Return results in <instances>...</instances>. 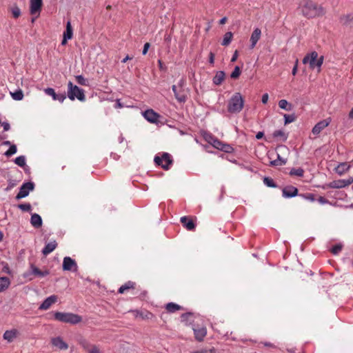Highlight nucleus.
Segmentation results:
<instances>
[{
  "instance_id": "obj_59",
  "label": "nucleus",
  "mask_w": 353,
  "mask_h": 353,
  "mask_svg": "<svg viewBox=\"0 0 353 353\" xmlns=\"http://www.w3.org/2000/svg\"><path fill=\"white\" fill-rule=\"evenodd\" d=\"M268 99H269L268 94V93L264 94L262 96V99H261L262 103H266L268 102Z\"/></svg>"
},
{
  "instance_id": "obj_39",
  "label": "nucleus",
  "mask_w": 353,
  "mask_h": 353,
  "mask_svg": "<svg viewBox=\"0 0 353 353\" xmlns=\"http://www.w3.org/2000/svg\"><path fill=\"white\" fill-rule=\"evenodd\" d=\"M14 163L20 167H24L26 165V157L19 156L14 159Z\"/></svg>"
},
{
  "instance_id": "obj_60",
  "label": "nucleus",
  "mask_w": 353,
  "mask_h": 353,
  "mask_svg": "<svg viewBox=\"0 0 353 353\" xmlns=\"http://www.w3.org/2000/svg\"><path fill=\"white\" fill-rule=\"evenodd\" d=\"M1 125L3 127L4 131H8L10 128V124L7 122H3L1 123Z\"/></svg>"
},
{
  "instance_id": "obj_30",
  "label": "nucleus",
  "mask_w": 353,
  "mask_h": 353,
  "mask_svg": "<svg viewBox=\"0 0 353 353\" xmlns=\"http://www.w3.org/2000/svg\"><path fill=\"white\" fill-rule=\"evenodd\" d=\"M78 266L74 260L68 256V271L77 272Z\"/></svg>"
},
{
  "instance_id": "obj_41",
  "label": "nucleus",
  "mask_w": 353,
  "mask_h": 353,
  "mask_svg": "<svg viewBox=\"0 0 353 353\" xmlns=\"http://www.w3.org/2000/svg\"><path fill=\"white\" fill-rule=\"evenodd\" d=\"M342 248H343L342 244L338 243V244H336L335 245H334L330 251L333 254L336 255V254H338L342 250Z\"/></svg>"
},
{
  "instance_id": "obj_7",
  "label": "nucleus",
  "mask_w": 353,
  "mask_h": 353,
  "mask_svg": "<svg viewBox=\"0 0 353 353\" xmlns=\"http://www.w3.org/2000/svg\"><path fill=\"white\" fill-rule=\"evenodd\" d=\"M331 122V118L328 117L325 119L318 122L312 128V133L317 137Z\"/></svg>"
},
{
  "instance_id": "obj_5",
  "label": "nucleus",
  "mask_w": 353,
  "mask_h": 353,
  "mask_svg": "<svg viewBox=\"0 0 353 353\" xmlns=\"http://www.w3.org/2000/svg\"><path fill=\"white\" fill-rule=\"evenodd\" d=\"M68 85L70 87V92L68 94V97L74 100L75 98L80 101H83L85 95L82 89H80L77 85L73 86L72 83H69Z\"/></svg>"
},
{
  "instance_id": "obj_64",
  "label": "nucleus",
  "mask_w": 353,
  "mask_h": 353,
  "mask_svg": "<svg viewBox=\"0 0 353 353\" xmlns=\"http://www.w3.org/2000/svg\"><path fill=\"white\" fill-rule=\"evenodd\" d=\"M61 43L62 45L66 44V30L63 31V39Z\"/></svg>"
},
{
  "instance_id": "obj_45",
  "label": "nucleus",
  "mask_w": 353,
  "mask_h": 353,
  "mask_svg": "<svg viewBox=\"0 0 353 353\" xmlns=\"http://www.w3.org/2000/svg\"><path fill=\"white\" fill-rule=\"evenodd\" d=\"M285 124H288L293 122L295 120V116L294 114H284Z\"/></svg>"
},
{
  "instance_id": "obj_47",
  "label": "nucleus",
  "mask_w": 353,
  "mask_h": 353,
  "mask_svg": "<svg viewBox=\"0 0 353 353\" xmlns=\"http://www.w3.org/2000/svg\"><path fill=\"white\" fill-rule=\"evenodd\" d=\"M216 137H213L212 134H208V133H205L204 134V139L205 141H207L209 143L212 144V142L214 141V140L215 139Z\"/></svg>"
},
{
  "instance_id": "obj_31",
  "label": "nucleus",
  "mask_w": 353,
  "mask_h": 353,
  "mask_svg": "<svg viewBox=\"0 0 353 353\" xmlns=\"http://www.w3.org/2000/svg\"><path fill=\"white\" fill-rule=\"evenodd\" d=\"M233 34L231 32H228L224 34L223 41L221 43L222 46H228L232 39Z\"/></svg>"
},
{
  "instance_id": "obj_37",
  "label": "nucleus",
  "mask_w": 353,
  "mask_h": 353,
  "mask_svg": "<svg viewBox=\"0 0 353 353\" xmlns=\"http://www.w3.org/2000/svg\"><path fill=\"white\" fill-rule=\"evenodd\" d=\"M54 319L61 321V322H66V314L62 313V312H55L54 314Z\"/></svg>"
},
{
  "instance_id": "obj_19",
  "label": "nucleus",
  "mask_w": 353,
  "mask_h": 353,
  "mask_svg": "<svg viewBox=\"0 0 353 353\" xmlns=\"http://www.w3.org/2000/svg\"><path fill=\"white\" fill-rule=\"evenodd\" d=\"M211 145L215 148L226 152H229L231 149L230 145L223 143L216 138H215V139L214 140Z\"/></svg>"
},
{
  "instance_id": "obj_14",
  "label": "nucleus",
  "mask_w": 353,
  "mask_h": 353,
  "mask_svg": "<svg viewBox=\"0 0 353 353\" xmlns=\"http://www.w3.org/2000/svg\"><path fill=\"white\" fill-rule=\"evenodd\" d=\"M261 30L259 28H256L252 34H251V37H250V48L251 49H253L257 42L259 41V40L261 38Z\"/></svg>"
},
{
  "instance_id": "obj_29",
  "label": "nucleus",
  "mask_w": 353,
  "mask_h": 353,
  "mask_svg": "<svg viewBox=\"0 0 353 353\" xmlns=\"http://www.w3.org/2000/svg\"><path fill=\"white\" fill-rule=\"evenodd\" d=\"M182 307L179 305L174 303H168L165 305V309L168 312L174 313L177 310H181Z\"/></svg>"
},
{
  "instance_id": "obj_22",
  "label": "nucleus",
  "mask_w": 353,
  "mask_h": 353,
  "mask_svg": "<svg viewBox=\"0 0 353 353\" xmlns=\"http://www.w3.org/2000/svg\"><path fill=\"white\" fill-rule=\"evenodd\" d=\"M18 332L17 330H7L3 334V339L8 342H12L14 339L17 338Z\"/></svg>"
},
{
  "instance_id": "obj_48",
  "label": "nucleus",
  "mask_w": 353,
  "mask_h": 353,
  "mask_svg": "<svg viewBox=\"0 0 353 353\" xmlns=\"http://www.w3.org/2000/svg\"><path fill=\"white\" fill-rule=\"evenodd\" d=\"M192 314L190 313V312L183 314L181 316V321L183 322L188 323V321H189V319L190 317H192Z\"/></svg>"
},
{
  "instance_id": "obj_57",
  "label": "nucleus",
  "mask_w": 353,
  "mask_h": 353,
  "mask_svg": "<svg viewBox=\"0 0 353 353\" xmlns=\"http://www.w3.org/2000/svg\"><path fill=\"white\" fill-rule=\"evenodd\" d=\"M209 62L212 65H213L214 63V54L212 52H210L209 54Z\"/></svg>"
},
{
  "instance_id": "obj_11",
  "label": "nucleus",
  "mask_w": 353,
  "mask_h": 353,
  "mask_svg": "<svg viewBox=\"0 0 353 353\" xmlns=\"http://www.w3.org/2000/svg\"><path fill=\"white\" fill-rule=\"evenodd\" d=\"M143 117L152 123H161V116L157 112H141Z\"/></svg>"
},
{
  "instance_id": "obj_36",
  "label": "nucleus",
  "mask_w": 353,
  "mask_h": 353,
  "mask_svg": "<svg viewBox=\"0 0 353 353\" xmlns=\"http://www.w3.org/2000/svg\"><path fill=\"white\" fill-rule=\"evenodd\" d=\"M263 183L265 185L270 188H276V184L274 182L273 179L270 177L265 176L263 178Z\"/></svg>"
},
{
  "instance_id": "obj_27",
  "label": "nucleus",
  "mask_w": 353,
  "mask_h": 353,
  "mask_svg": "<svg viewBox=\"0 0 353 353\" xmlns=\"http://www.w3.org/2000/svg\"><path fill=\"white\" fill-rule=\"evenodd\" d=\"M81 316L77 314L68 313V323L77 324L81 321Z\"/></svg>"
},
{
  "instance_id": "obj_46",
  "label": "nucleus",
  "mask_w": 353,
  "mask_h": 353,
  "mask_svg": "<svg viewBox=\"0 0 353 353\" xmlns=\"http://www.w3.org/2000/svg\"><path fill=\"white\" fill-rule=\"evenodd\" d=\"M299 196H301L303 198H304V199H305L307 200H309L310 201H315L314 195L313 194H311V193H307V194H300Z\"/></svg>"
},
{
  "instance_id": "obj_32",
  "label": "nucleus",
  "mask_w": 353,
  "mask_h": 353,
  "mask_svg": "<svg viewBox=\"0 0 353 353\" xmlns=\"http://www.w3.org/2000/svg\"><path fill=\"white\" fill-rule=\"evenodd\" d=\"M273 137L275 138H281V139L283 141H285L288 139V135L281 130H275L273 132Z\"/></svg>"
},
{
  "instance_id": "obj_49",
  "label": "nucleus",
  "mask_w": 353,
  "mask_h": 353,
  "mask_svg": "<svg viewBox=\"0 0 353 353\" xmlns=\"http://www.w3.org/2000/svg\"><path fill=\"white\" fill-rule=\"evenodd\" d=\"M33 276V274H32V272L30 269L29 271L24 272L23 274V276L25 279H28V281H31V280L33 279V276Z\"/></svg>"
},
{
  "instance_id": "obj_4",
  "label": "nucleus",
  "mask_w": 353,
  "mask_h": 353,
  "mask_svg": "<svg viewBox=\"0 0 353 353\" xmlns=\"http://www.w3.org/2000/svg\"><path fill=\"white\" fill-rule=\"evenodd\" d=\"M243 107V99L240 93H235L229 103V110H241Z\"/></svg>"
},
{
  "instance_id": "obj_8",
  "label": "nucleus",
  "mask_w": 353,
  "mask_h": 353,
  "mask_svg": "<svg viewBox=\"0 0 353 353\" xmlns=\"http://www.w3.org/2000/svg\"><path fill=\"white\" fill-rule=\"evenodd\" d=\"M42 6V0H30V12L32 15L37 18L39 15Z\"/></svg>"
},
{
  "instance_id": "obj_23",
  "label": "nucleus",
  "mask_w": 353,
  "mask_h": 353,
  "mask_svg": "<svg viewBox=\"0 0 353 353\" xmlns=\"http://www.w3.org/2000/svg\"><path fill=\"white\" fill-rule=\"evenodd\" d=\"M57 247V243L54 241H50L46 245L42 250V253L43 255L46 256L51 253Z\"/></svg>"
},
{
  "instance_id": "obj_17",
  "label": "nucleus",
  "mask_w": 353,
  "mask_h": 353,
  "mask_svg": "<svg viewBox=\"0 0 353 353\" xmlns=\"http://www.w3.org/2000/svg\"><path fill=\"white\" fill-rule=\"evenodd\" d=\"M172 90L174 92L176 99L179 102H184L185 101L187 96H186V94L185 93L184 90H182L181 88H180L178 90L176 85H172Z\"/></svg>"
},
{
  "instance_id": "obj_52",
  "label": "nucleus",
  "mask_w": 353,
  "mask_h": 353,
  "mask_svg": "<svg viewBox=\"0 0 353 353\" xmlns=\"http://www.w3.org/2000/svg\"><path fill=\"white\" fill-rule=\"evenodd\" d=\"M137 314H136V316H141L142 319H145V318H147L148 319L149 318V316H151V313H149L148 312L145 316L144 314H142V312H140L139 311H137Z\"/></svg>"
},
{
  "instance_id": "obj_53",
  "label": "nucleus",
  "mask_w": 353,
  "mask_h": 353,
  "mask_svg": "<svg viewBox=\"0 0 353 353\" xmlns=\"http://www.w3.org/2000/svg\"><path fill=\"white\" fill-rule=\"evenodd\" d=\"M298 63H299V60L296 59V61H295V64H294V68H292V75H296V73H297V70H298Z\"/></svg>"
},
{
  "instance_id": "obj_20",
  "label": "nucleus",
  "mask_w": 353,
  "mask_h": 353,
  "mask_svg": "<svg viewBox=\"0 0 353 353\" xmlns=\"http://www.w3.org/2000/svg\"><path fill=\"white\" fill-rule=\"evenodd\" d=\"M225 79V73L223 71H217L212 79L213 84L220 85Z\"/></svg>"
},
{
  "instance_id": "obj_13",
  "label": "nucleus",
  "mask_w": 353,
  "mask_h": 353,
  "mask_svg": "<svg viewBox=\"0 0 353 353\" xmlns=\"http://www.w3.org/2000/svg\"><path fill=\"white\" fill-rule=\"evenodd\" d=\"M45 93L50 97L54 101H58L59 103H63L65 99L63 94H57L54 89L48 88L45 90Z\"/></svg>"
},
{
  "instance_id": "obj_9",
  "label": "nucleus",
  "mask_w": 353,
  "mask_h": 353,
  "mask_svg": "<svg viewBox=\"0 0 353 353\" xmlns=\"http://www.w3.org/2000/svg\"><path fill=\"white\" fill-rule=\"evenodd\" d=\"M299 190L298 189L292 185H287L282 190V196L285 198H292L297 195Z\"/></svg>"
},
{
  "instance_id": "obj_51",
  "label": "nucleus",
  "mask_w": 353,
  "mask_h": 353,
  "mask_svg": "<svg viewBox=\"0 0 353 353\" xmlns=\"http://www.w3.org/2000/svg\"><path fill=\"white\" fill-rule=\"evenodd\" d=\"M72 29L70 25V23L68 21V40L70 39L72 37Z\"/></svg>"
},
{
  "instance_id": "obj_18",
  "label": "nucleus",
  "mask_w": 353,
  "mask_h": 353,
  "mask_svg": "<svg viewBox=\"0 0 353 353\" xmlns=\"http://www.w3.org/2000/svg\"><path fill=\"white\" fill-rule=\"evenodd\" d=\"M180 221L183 226L185 227L188 230H194L196 228L193 221L190 219L189 217L186 216H182Z\"/></svg>"
},
{
  "instance_id": "obj_24",
  "label": "nucleus",
  "mask_w": 353,
  "mask_h": 353,
  "mask_svg": "<svg viewBox=\"0 0 353 353\" xmlns=\"http://www.w3.org/2000/svg\"><path fill=\"white\" fill-rule=\"evenodd\" d=\"M135 283L131 281H129L126 282L125 284L122 285L118 290V292L119 294H123L126 290H130V289H134L135 288Z\"/></svg>"
},
{
  "instance_id": "obj_10",
  "label": "nucleus",
  "mask_w": 353,
  "mask_h": 353,
  "mask_svg": "<svg viewBox=\"0 0 353 353\" xmlns=\"http://www.w3.org/2000/svg\"><path fill=\"white\" fill-rule=\"evenodd\" d=\"M353 182V179H340L335 180L329 183L328 187L330 188H343L349 185H350Z\"/></svg>"
},
{
  "instance_id": "obj_33",
  "label": "nucleus",
  "mask_w": 353,
  "mask_h": 353,
  "mask_svg": "<svg viewBox=\"0 0 353 353\" xmlns=\"http://www.w3.org/2000/svg\"><path fill=\"white\" fill-rule=\"evenodd\" d=\"M10 94L13 99L20 101L23 97V93L21 90H17L14 92H10Z\"/></svg>"
},
{
  "instance_id": "obj_1",
  "label": "nucleus",
  "mask_w": 353,
  "mask_h": 353,
  "mask_svg": "<svg viewBox=\"0 0 353 353\" xmlns=\"http://www.w3.org/2000/svg\"><path fill=\"white\" fill-rule=\"evenodd\" d=\"M302 14L307 19L320 17L325 14V8L312 0H303L300 4Z\"/></svg>"
},
{
  "instance_id": "obj_38",
  "label": "nucleus",
  "mask_w": 353,
  "mask_h": 353,
  "mask_svg": "<svg viewBox=\"0 0 353 353\" xmlns=\"http://www.w3.org/2000/svg\"><path fill=\"white\" fill-rule=\"evenodd\" d=\"M10 10L12 14V16L14 18H18L21 15V10L16 5L12 6V8H10Z\"/></svg>"
},
{
  "instance_id": "obj_12",
  "label": "nucleus",
  "mask_w": 353,
  "mask_h": 353,
  "mask_svg": "<svg viewBox=\"0 0 353 353\" xmlns=\"http://www.w3.org/2000/svg\"><path fill=\"white\" fill-rule=\"evenodd\" d=\"M57 301V296L52 295L44 300V301L40 305L39 309L41 310H48L54 303Z\"/></svg>"
},
{
  "instance_id": "obj_35",
  "label": "nucleus",
  "mask_w": 353,
  "mask_h": 353,
  "mask_svg": "<svg viewBox=\"0 0 353 353\" xmlns=\"http://www.w3.org/2000/svg\"><path fill=\"white\" fill-rule=\"evenodd\" d=\"M303 174H304V170H303V169H302L301 168H292L290 172V174L291 176H297L299 177H302L303 176Z\"/></svg>"
},
{
  "instance_id": "obj_54",
  "label": "nucleus",
  "mask_w": 353,
  "mask_h": 353,
  "mask_svg": "<svg viewBox=\"0 0 353 353\" xmlns=\"http://www.w3.org/2000/svg\"><path fill=\"white\" fill-rule=\"evenodd\" d=\"M150 44L149 43H145L144 44V46H143V52H142V54L143 55L146 54L148 51V49L150 48Z\"/></svg>"
},
{
  "instance_id": "obj_58",
  "label": "nucleus",
  "mask_w": 353,
  "mask_h": 353,
  "mask_svg": "<svg viewBox=\"0 0 353 353\" xmlns=\"http://www.w3.org/2000/svg\"><path fill=\"white\" fill-rule=\"evenodd\" d=\"M88 353H99V350L96 346H92L90 350H88Z\"/></svg>"
},
{
  "instance_id": "obj_15",
  "label": "nucleus",
  "mask_w": 353,
  "mask_h": 353,
  "mask_svg": "<svg viewBox=\"0 0 353 353\" xmlns=\"http://www.w3.org/2000/svg\"><path fill=\"white\" fill-rule=\"evenodd\" d=\"M51 343L54 347L59 350H63L66 348V343L63 339L60 336H56L51 339Z\"/></svg>"
},
{
  "instance_id": "obj_56",
  "label": "nucleus",
  "mask_w": 353,
  "mask_h": 353,
  "mask_svg": "<svg viewBox=\"0 0 353 353\" xmlns=\"http://www.w3.org/2000/svg\"><path fill=\"white\" fill-rule=\"evenodd\" d=\"M317 200L321 204H326L329 202L328 200L323 196H319Z\"/></svg>"
},
{
  "instance_id": "obj_28",
  "label": "nucleus",
  "mask_w": 353,
  "mask_h": 353,
  "mask_svg": "<svg viewBox=\"0 0 353 353\" xmlns=\"http://www.w3.org/2000/svg\"><path fill=\"white\" fill-rule=\"evenodd\" d=\"M350 168V166L347 163H341L336 167V172L341 175L348 171Z\"/></svg>"
},
{
  "instance_id": "obj_21",
  "label": "nucleus",
  "mask_w": 353,
  "mask_h": 353,
  "mask_svg": "<svg viewBox=\"0 0 353 353\" xmlns=\"http://www.w3.org/2000/svg\"><path fill=\"white\" fill-rule=\"evenodd\" d=\"M30 223L35 228H39L42 225V219L38 214H33L31 216Z\"/></svg>"
},
{
  "instance_id": "obj_26",
  "label": "nucleus",
  "mask_w": 353,
  "mask_h": 353,
  "mask_svg": "<svg viewBox=\"0 0 353 353\" xmlns=\"http://www.w3.org/2000/svg\"><path fill=\"white\" fill-rule=\"evenodd\" d=\"M10 285V281L8 277H0V292L6 290Z\"/></svg>"
},
{
  "instance_id": "obj_2",
  "label": "nucleus",
  "mask_w": 353,
  "mask_h": 353,
  "mask_svg": "<svg viewBox=\"0 0 353 353\" xmlns=\"http://www.w3.org/2000/svg\"><path fill=\"white\" fill-rule=\"evenodd\" d=\"M323 60V56L319 57L318 53L316 51H312L304 57L303 63L304 64L309 63L310 69L314 70L316 68L317 72H320Z\"/></svg>"
},
{
  "instance_id": "obj_6",
  "label": "nucleus",
  "mask_w": 353,
  "mask_h": 353,
  "mask_svg": "<svg viewBox=\"0 0 353 353\" xmlns=\"http://www.w3.org/2000/svg\"><path fill=\"white\" fill-rule=\"evenodd\" d=\"M34 185L32 182H27L23 183L16 196L17 200L26 197L29 192L34 190Z\"/></svg>"
},
{
  "instance_id": "obj_55",
  "label": "nucleus",
  "mask_w": 353,
  "mask_h": 353,
  "mask_svg": "<svg viewBox=\"0 0 353 353\" xmlns=\"http://www.w3.org/2000/svg\"><path fill=\"white\" fill-rule=\"evenodd\" d=\"M125 106L121 104V103L120 102V101H119V100H118V101L114 103V108H125ZM126 107H127V108H129V107H130V105H128V106H126Z\"/></svg>"
},
{
  "instance_id": "obj_61",
  "label": "nucleus",
  "mask_w": 353,
  "mask_h": 353,
  "mask_svg": "<svg viewBox=\"0 0 353 353\" xmlns=\"http://www.w3.org/2000/svg\"><path fill=\"white\" fill-rule=\"evenodd\" d=\"M77 79L79 83L82 84V85L85 84V80L82 76H78V77H77Z\"/></svg>"
},
{
  "instance_id": "obj_62",
  "label": "nucleus",
  "mask_w": 353,
  "mask_h": 353,
  "mask_svg": "<svg viewBox=\"0 0 353 353\" xmlns=\"http://www.w3.org/2000/svg\"><path fill=\"white\" fill-rule=\"evenodd\" d=\"M237 58H238V51H237V50H236V51L234 52V54H233V56H232V59H231V62H234V61H236V59H237Z\"/></svg>"
},
{
  "instance_id": "obj_42",
  "label": "nucleus",
  "mask_w": 353,
  "mask_h": 353,
  "mask_svg": "<svg viewBox=\"0 0 353 353\" xmlns=\"http://www.w3.org/2000/svg\"><path fill=\"white\" fill-rule=\"evenodd\" d=\"M17 151V146L15 145H10V148L5 152L6 157H10L14 154Z\"/></svg>"
},
{
  "instance_id": "obj_3",
  "label": "nucleus",
  "mask_w": 353,
  "mask_h": 353,
  "mask_svg": "<svg viewBox=\"0 0 353 353\" xmlns=\"http://www.w3.org/2000/svg\"><path fill=\"white\" fill-rule=\"evenodd\" d=\"M154 161L157 165L165 170H168L173 163L171 155L167 152H163L161 157L155 156Z\"/></svg>"
},
{
  "instance_id": "obj_63",
  "label": "nucleus",
  "mask_w": 353,
  "mask_h": 353,
  "mask_svg": "<svg viewBox=\"0 0 353 353\" xmlns=\"http://www.w3.org/2000/svg\"><path fill=\"white\" fill-rule=\"evenodd\" d=\"M263 344L266 347L276 348V345H274L273 343H271L270 342H263Z\"/></svg>"
},
{
  "instance_id": "obj_44",
  "label": "nucleus",
  "mask_w": 353,
  "mask_h": 353,
  "mask_svg": "<svg viewBox=\"0 0 353 353\" xmlns=\"http://www.w3.org/2000/svg\"><path fill=\"white\" fill-rule=\"evenodd\" d=\"M241 74V70L239 66H236L230 74L232 79H237Z\"/></svg>"
},
{
  "instance_id": "obj_34",
  "label": "nucleus",
  "mask_w": 353,
  "mask_h": 353,
  "mask_svg": "<svg viewBox=\"0 0 353 353\" xmlns=\"http://www.w3.org/2000/svg\"><path fill=\"white\" fill-rule=\"evenodd\" d=\"M286 163V160L282 159L279 154H278V157L276 159L270 161V165L272 166H279L283 165Z\"/></svg>"
},
{
  "instance_id": "obj_43",
  "label": "nucleus",
  "mask_w": 353,
  "mask_h": 353,
  "mask_svg": "<svg viewBox=\"0 0 353 353\" xmlns=\"http://www.w3.org/2000/svg\"><path fill=\"white\" fill-rule=\"evenodd\" d=\"M18 208L23 212H30L32 210V206L30 203L19 204Z\"/></svg>"
},
{
  "instance_id": "obj_50",
  "label": "nucleus",
  "mask_w": 353,
  "mask_h": 353,
  "mask_svg": "<svg viewBox=\"0 0 353 353\" xmlns=\"http://www.w3.org/2000/svg\"><path fill=\"white\" fill-rule=\"evenodd\" d=\"M353 19V17H352V16L350 14H347V15H345L344 16L343 18H342V20L344 21V24L348 26L350 24V21Z\"/></svg>"
},
{
  "instance_id": "obj_40",
  "label": "nucleus",
  "mask_w": 353,
  "mask_h": 353,
  "mask_svg": "<svg viewBox=\"0 0 353 353\" xmlns=\"http://www.w3.org/2000/svg\"><path fill=\"white\" fill-rule=\"evenodd\" d=\"M279 106L281 109H283V110H288V109L292 108L291 105L289 104L288 102L285 99H282V100L279 101Z\"/></svg>"
},
{
  "instance_id": "obj_16",
  "label": "nucleus",
  "mask_w": 353,
  "mask_h": 353,
  "mask_svg": "<svg viewBox=\"0 0 353 353\" xmlns=\"http://www.w3.org/2000/svg\"><path fill=\"white\" fill-rule=\"evenodd\" d=\"M193 331L195 339L199 341H202L207 334V330L205 327H194Z\"/></svg>"
},
{
  "instance_id": "obj_25",
  "label": "nucleus",
  "mask_w": 353,
  "mask_h": 353,
  "mask_svg": "<svg viewBox=\"0 0 353 353\" xmlns=\"http://www.w3.org/2000/svg\"><path fill=\"white\" fill-rule=\"evenodd\" d=\"M30 270L32 272V274L34 276L43 277L49 274L48 271H41L37 267H36L34 265L31 264L30 265Z\"/></svg>"
}]
</instances>
